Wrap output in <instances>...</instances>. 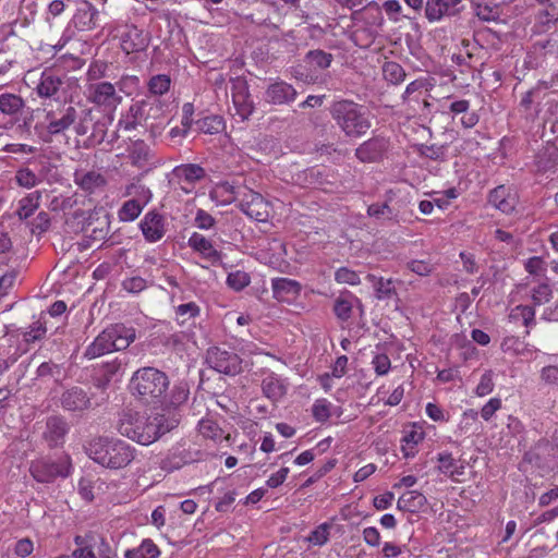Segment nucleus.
<instances>
[{
    "label": "nucleus",
    "instance_id": "obj_60",
    "mask_svg": "<svg viewBox=\"0 0 558 558\" xmlns=\"http://www.w3.org/2000/svg\"><path fill=\"white\" fill-rule=\"evenodd\" d=\"M36 374L38 378H54L58 380L62 375V368L59 364L48 361L38 366Z\"/></svg>",
    "mask_w": 558,
    "mask_h": 558
},
{
    "label": "nucleus",
    "instance_id": "obj_63",
    "mask_svg": "<svg viewBox=\"0 0 558 558\" xmlns=\"http://www.w3.org/2000/svg\"><path fill=\"white\" fill-rule=\"evenodd\" d=\"M335 280L338 283H348L351 286L359 284L361 282L360 276L354 270L347 267H340L335 272Z\"/></svg>",
    "mask_w": 558,
    "mask_h": 558
},
{
    "label": "nucleus",
    "instance_id": "obj_25",
    "mask_svg": "<svg viewBox=\"0 0 558 558\" xmlns=\"http://www.w3.org/2000/svg\"><path fill=\"white\" fill-rule=\"evenodd\" d=\"M462 0H427L425 16L429 22H436L444 16H453L460 12Z\"/></svg>",
    "mask_w": 558,
    "mask_h": 558
},
{
    "label": "nucleus",
    "instance_id": "obj_17",
    "mask_svg": "<svg viewBox=\"0 0 558 558\" xmlns=\"http://www.w3.org/2000/svg\"><path fill=\"white\" fill-rule=\"evenodd\" d=\"M140 229L147 242L156 243L167 233L166 217L156 209L149 210L141 220Z\"/></svg>",
    "mask_w": 558,
    "mask_h": 558
},
{
    "label": "nucleus",
    "instance_id": "obj_13",
    "mask_svg": "<svg viewBox=\"0 0 558 558\" xmlns=\"http://www.w3.org/2000/svg\"><path fill=\"white\" fill-rule=\"evenodd\" d=\"M86 97L87 100L95 106L111 111L116 110L123 100L116 85L107 81L87 84Z\"/></svg>",
    "mask_w": 558,
    "mask_h": 558
},
{
    "label": "nucleus",
    "instance_id": "obj_9",
    "mask_svg": "<svg viewBox=\"0 0 558 558\" xmlns=\"http://www.w3.org/2000/svg\"><path fill=\"white\" fill-rule=\"evenodd\" d=\"M70 469L71 464L68 459L52 460L44 457L33 460L28 470L36 482L48 484L58 477H68Z\"/></svg>",
    "mask_w": 558,
    "mask_h": 558
},
{
    "label": "nucleus",
    "instance_id": "obj_32",
    "mask_svg": "<svg viewBox=\"0 0 558 558\" xmlns=\"http://www.w3.org/2000/svg\"><path fill=\"white\" fill-rule=\"evenodd\" d=\"M128 157L132 166L144 168L150 163L153 153L150 147L143 140H136L130 146Z\"/></svg>",
    "mask_w": 558,
    "mask_h": 558
},
{
    "label": "nucleus",
    "instance_id": "obj_55",
    "mask_svg": "<svg viewBox=\"0 0 558 558\" xmlns=\"http://www.w3.org/2000/svg\"><path fill=\"white\" fill-rule=\"evenodd\" d=\"M331 523L324 522L311 532L307 541L314 545L323 546L329 541Z\"/></svg>",
    "mask_w": 558,
    "mask_h": 558
},
{
    "label": "nucleus",
    "instance_id": "obj_31",
    "mask_svg": "<svg viewBox=\"0 0 558 558\" xmlns=\"http://www.w3.org/2000/svg\"><path fill=\"white\" fill-rule=\"evenodd\" d=\"M172 175L180 182L193 186L195 183L206 178L205 169L197 163H184L173 168Z\"/></svg>",
    "mask_w": 558,
    "mask_h": 558
},
{
    "label": "nucleus",
    "instance_id": "obj_37",
    "mask_svg": "<svg viewBox=\"0 0 558 558\" xmlns=\"http://www.w3.org/2000/svg\"><path fill=\"white\" fill-rule=\"evenodd\" d=\"M112 120H113V116L109 114V116L102 117L96 121H92L90 123H93V129H92L90 135L87 138L88 144L86 146H88V145L95 146V145L101 144L106 140L108 129H109V125L111 124Z\"/></svg>",
    "mask_w": 558,
    "mask_h": 558
},
{
    "label": "nucleus",
    "instance_id": "obj_53",
    "mask_svg": "<svg viewBox=\"0 0 558 558\" xmlns=\"http://www.w3.org/2000/svg\"><path fill=\"white\" fill-rule=\"evenodd\" d=\"M198 432L205 438L219 440L223 437V430L213 420H202L198 423Z\"/></svg>",
    "mask_w": 558,
    "mask_h": 558
},
{
    "label": "nucleus",
    "instance_id": "obj_44",
    "mask_svg": "<svg viewBox=\"0 0 558 558\" xmlns=\"http://www.w3.org/2000/svg\"><path fill=\"white\" fill-rule=\"evenodd\" d=\"M333 60V56L329 52H326L322 49L310 50L305 57L304 61L313 66L314 69L326 70L330 66Z\"/></svg>",
    "mask_w": 558,
    "mask_h": 558
},
{
    "label": "nucleus",
    "instance_id": "obj_26",
    "mask_svg": "<svg viewBox=\"0 0 558 558\" xmlns=\"http://www.w3.org/2000/svg\"><path fill=\"white\" fill-rule=\"evenodd\" d=\"M187 245L195 252L199 253L211 265L222 263V253L216 250L210 240L206 239L198 232H193L187 241Z\"/></svg>",
    "mask_w": 558,
    "mask_h": 558
},
{
    "label": "nucleus",
    "instance_id": "obj_47",
    "mask_svg": "<svg viewBox=\"0 0 558 558\" xmlns=\"http://www.w3.org/2000/svg\"><path fill=\"white\" fill-rule=\"evenodd\" d=\"M198 130L205 134H218L225 126L223 119L219 116H207L196 121Z\"/></svg>",
    "mask_w": 558,
    "mask_h": 558
},
{
    "label": "nucleus",
    "instance_id": "obj_1",
    "mask_svg": "<svg viewBox=\"0 0 558 558\" xmlns=\"http://www.w3.org/2000/svg\"><path fill=\"white\" fill-rule=\"evenodd\" d=\"M178 425V418L167 417L165 414L145 416L132 410H124L119 415L117 429L122 436L148 446Z\"/></svg>",
    "mask_w": 558,
    "mask_h": 558
},
{
    "label": "nucleus",
    "instance_id": "obj_3",
    "mask_svg": "<svg viewBox=\"0 0 558 558\" xmlns=\"http://www.w3.org/2000/svg\"><path fill=\"white\" fill-rule=\"evenodd\" d=\"M85 450L88 458L94 462L114 471L130 465L137 453L136 448L129 442L108 436H98L90 439Z\"/></svg>",
    "mask_w": 558,
    "mask_h": 558
},
{
    "label": "nucleus",
    "instance_id": "obj_6",
    "mask_svg": "<svg viewBox=\"0 0 558 558\" xmlns=\"http://www.w3.org/2000/svg\"><path fill=\"white\" fill-rule=\"evenodd\" d=\"M136 338L133 327L113 324L104 329L86 348L84 356L96 359L112 351L126 349Z\"/></svg>",
    "mask_w": 558,
    "mask_h": 558
},
{
    "label": "nucleus",
    "instance_id": "obj_59",
    "mask_svg": "<svg viewBox=\"0 0 558 558\" xmlns=\"http://www.w3.org/2000/svg\"><path fill=\"white\" fill-rule=\"evenodd\" d=\"M16 183L25 189H32L39 183V179L29 168H22L15 173Z\"/></svg>",
    "mask_w": 558,
    "mask_h": 558
},
{
    "label": "nucleus",
    "instance_id": "obj_12",
    "mask_svg": "<svg viewBox=\"0 0 558 558\" xmlns=\"http://www.w3.org/2000/svg\"><path fill=\"white\" fill-rule=\"evenodd\" d=\"M135 195L122 204L118 211L120 221L131 222L134 221L142 213L143 208L150 202L151 192L144 185L130 184L126 186L125 195Z\"/></svg>",
    "mask_w": 558,
    "mask_h": 558
},
{
    "label": "nucleus",
    "instance_id": "obj_30",
    "mask_svg": "<svg viewBox=\"0 0 558 558\" xmlns=\"http://www.w3.org/2000/svg\"><path fill=\"white\" fill-rule=\"evenodd\" d=\"M260 387L264 397L272 402L282 399L288 390L286 380L274 372H270L263 378Z\"/></svg>",
    "mask_w": 558,
    "mask_h": 558
},
{
    "label": "nucleus",
    "instance_id": "obj_61",
    "mask_svg": "<svg viewBox=\"0 0 558 558\" xmlns=\"http://www.w3.org/2000/svg\"><path fill=\"white\" fill-rule=\"evenodd\" d=\"M547 264L542 256H532L524 263V269L532 276H545Z\"/></svg>",
    "mask_w": 558,
    "mask_h": 558
},
{
    "label": "nucleus",
    "instance_id": "obj_8",
    "mask_svg": "<svg viewBox=\"0 0 558 558\" xmlns=\"http://www.w3.org/2000/svg\"><path fill=\"white\" fill-rule=\"evenodd\" d=\"M221 187L232 195V199L241 197L239 208L247 217L260 222L267 220V203L259 193H255L246 187L233 186L228 182L222 184Z\"/></svg>",
    "mask_w": 558,
    "mask_h": 558
},
{
    "label": "nucleus",
    "instance_id": "obj_28",
    "mask_svg": "<svg viewBox=\"0 0 558 558\" xmlns=\"http://www.w3.org/2000/svg\"><path fill=\"white\" fill-rule=\"evenodd\" d=\"M266 100L272 105H284L295 100L296 89L284 81H278L270 84L266 89Z\"/></svg>",
    "mask_w": 558,
    "mask_h": 558
},
{
    "label": "nucleus",
    "instance_id": "obj_39",
    "mask_svg": "<svg viewBox=\"0 0 558 558\" xmlns=\"http://www.w3.org/2000/svg\"><path fill=\"white\" fill-rule=\"evenodd\" d=\"M357 299L351 294H340L333 304V313L338 319L347 322L352 315L353 302Z\"/></svg>",
    "mask_w": 558,
    "mask_h": 558
},
{
    "label": "nucleus",
    "instance_id": "obj_14",
    "mask_svg": "<svg viewBox=\"0 0 558 558\" xmlns=\"http://www.w3.org/2000/svg\"><path fill=\"white\" fill-rule=\"evenodd\" d=\"M206 363L218 373L234 376L242 371V359L232 351L213 347L207 350Z\"/></svg>",
    "mask_w": 558,
    "mask_h": 558
},
{
    "label": "nucleus",
    "instance_id": "obj_11",
    "mask_svg": "<svg viewBox=\"0 0 558 558\" xmlns=\"http://www.w3.org/2000/svg\"><path fill=\"white\" fill-rule=\"evenodd\" d=\"M72 81V77L65 74H58L51 69H46L41 72L35 90L40 98L58 100L61 96H65Z\"/></svg>",
    "mask_w": 558,
    "mask_h": 558
},
{
    "label": "nucleus",
    "instance_id": "obj_54",
    "mask_svg": "<svg viewBox=\"0 0 558 558\" xmlns=\"http://www.w3.org/2000/svg\"><path fill=\"white\" fill-rule=\"evenodd\" d=\"M190 395V389L186 383H179L171 389L169 397V405L178 408L185 403Z\"/></svg>",
    "mask_w": 558,
    "mask_h": 558
},
{
    "label": "nucleus",
    "instance_id": "obj_51",
    "mask_svg": "<svg viewBox=\"0 0 558 558\" xmlns=\"http://www.w3.org/2000/svg\"><path fill=\"white\" fill-rule=\"evenodd\" d=\"M510 317L513 319H522L525 327L530 328L535 325V310L533 305H518L515 306Z\"/></svg>",
    "mask_w": 558,
    "mask_h": 558
},
{
    "label": "nucleus",
    "instance_id": "obj_21",
    "mask_svg": "<svg viewBox=\"0 0 558 558\" xmlns=\"http://www.w3.org/2000/svg\"><path fill=\"white\" fill-rule=\"evenodd\" d=\"M60 404L64 411L69 412L82 413L93 408L90 396L78 386L64 390L60 397Z\"/></svg>",
    "mask_w": 558,
    "mask_h": 558
},
{
    "label": "nucleus",
    "instance_id": "obj_64",
    "mask_svg": "<svg viewBox=\"0 0 558 558\" xmlns=\"http://www.w3.org/2000/svg\"><path fill=\"white\" fill-rule=\"evenodd\" d=\"M122 288L130 293H140L147 288V282L142 277H131L122 281Z\"/></svg>",
    "mask_w": 558,
    "mask_h": 558
},
{
    "label": "nucleus",
    "instance_id": "obj_43",
    "mask_svg": "<svg viewBox=\"0 0 558 558\" xmlns=\"http://www.w3.org/2000/svg\"><path fill=\"white\" fill-rule=\"evenodd\" d=\"M381 70L384 78L392 85H399L405 80V70L396 61H386Z\"/></svg>",
    "mask_w": 558,
    "mask_h": 558
},
{
    "label": "nucleus",
    "instance_id": "obj_22",
    "mask_svg": "<svg viewBox=\"0 0 558 558\" xmlns=\"http://www.w3.org/2000/svg\"><path fill=\"white\" fill-rule=\"evenodd\" d=\"M549 88L547 82H538L536 86L525 92L520 100L519 107L525 113L527 119L534 120L541 111L542 100L546 96V90Z\"/></svg>",
    "mask_w": 558,
    "mask_h": 558
},
{
    "label": "nucleus",
    "instance_id": "obj_24",
    "mask_svg": "<svg viewBox=\"0 0 558 558\" xmlns=\"http://www.w3.org/2000/svg\"><path fill=\"white\" fill-rule=\"evenodd\" d=\"M488 203L502 214L510 215L517 207L518 198L510 187L498 185L489 192Z\"/></svg>",
    "mask_w": 558,
    "mask_h": 558
},
{
    "label": "nucleus",
    "instance_id": "obj_35",
    "mask_svg": "<svg viewBox=\"0 0 558 558\" xmlns=\"http://www.w3.org/2000/svg\"><path fill=\"white\" fill-rule=\"evenodd\" d=\"M24 107L25 100L20 95L13 93H3L0 95L1 113L10 117H17Z\"/></svg>",
    "mask_w": 558,
    "mask_h": 558
},
{
    "label": "nucleus",
    "instance_id": "obj_19",
    "mask_svg": "<svg viewBox=\"0 0 558 558\" xmlns=\"http://www.w3.org/2000/svg\"><path fill=\"white\" fill-rule=\"evenodd\" d=\"M196 454L197 452L191 451L190 448L185 447V444H177L160 460V469L167 472L179 470L185 464L196 461Z\"/></svg>",
    "mask_w": 558,
    "mask_h": 558
},
{
    "label": "nucleus",
    "instance_id": "obj_15",
    "mask_svg": "<svg viewBox=\"0 0 558 558\" xmlns=\"http://www.w3.org/2000/svg\"><path fill=\"white\" fill-rule=\"evenodd\" d=\"M389 148V138L376 135L359 145L355 149V157L361 162H378L385 158Z\"/></svg>",
    "mask_w": 558,
    "mask_h": 558
},
{
    "label": "nucleus",
    "instance_id": "obj_52",
    "mask_svg": "<svg viewBox=\"0 0 558 558\" xmlns=\"http://www.w3.org/2000/svg\"><path fill=\"white\" fill-rule=\"evenodd\" d=\"M367 214L371 217H375L377 219L387 218V219H397L398 211L389 206L388 202L383 204L374 203L368 206Z\"/></svg>",
    "mask_w": 558,
    "mask_h": 558
},
{
    "label": "nucleus",
    "instance_id": "obj_38",
    "mask_svg": "<svg viewBox=\"0 0 558 558\" xmlns=\"http://www.w3.org/2000/svg\"><path fill=\"white\" fill-rule=\"evenodd\" d=\"M424 439V433L416 428L407 430L401 439V450L405 458H413L416 453L415 447Z\"/></svg>",
    "mask_w": 558,
    "mask_h": 558
},
{
    "label": "nucleus",
    "instance_id": "obj_56",
    "mask_svg": "<svg viewBox=\"0 0 558 558\" xmlns=\"http://www.w3.org/2000/svg\"><path fill=\"white\" fill-rule=\"evenodd\" d=\"M331 403L326 399H318L312 407V414L316 422L325 423L331 415Z\"/></svg>",
    "mask_w": 558,
    "mask_h": 558
},
{
    "label": "nucleus",
    "instance_id": "obj_27",
    "mask_svg": "<svg viewBox=\"0 0 558 558\" xmlns=\"http://www.w3.org/2000/svg\"><path fill=\"white\" fill-rule=\"evenodd\" d=\"M271 289L276 300L290 303L300 295L302 286L299 281L290 278H274Z\"/></svg>",
    "mask_w": 558,
    "mask_h": 558
},
{
    "label": "nucleus",
    "instance_id": "obj_40",
    "mask_svg": "<svg viewBox=\"0 0 558 558\" xmlns=\"http://www.w3.org/2000/svg\"><path fill=\"white\" fill-rule=\"evenodd\" d=\"M417 155L434 161H445L448 153V145L418 144L415 148Z\"/></svg>",
    "mask_w": 558,
    "mask_h": 558
},
{
    "label": "nucleus",
    "instance_id": "obj_41",
    "mask_svg": "<svg viewBox=\"0 0 558 558\" xmlns=\"http://www.w3.org/2000/svg\"><path fill=\"white\" fill-rule=\"evenodd\" d=\"M171 86V78L167 74H156L153 75L147 82V89L149 96L153 98H158L167 94Z\"/></svg>",
    "mask_w": 558,
    "mask_h": 558
},
{
    "label": "nucleus",
    "instance_id": "obj_50",
    "mask_svg": "<svg viewBox=\"0 0 558 558\" xmlns=\"http://www.w3.org/2000/svg\"><path fill=\"white\" fill-rule=\"evenodd\" d=\"M108 63L102 60H93L86 72L87 84L101 82L107 76Z\"/></svg>",
    "mask_w": 558,
    "mask_h": 558
},
{
    "label": "nucleus",
    "instance_id": "obj_36",
    "mask_svg": "<svg viewBox=\"0 0 558 558\" xmlns=\"http://www.w3.org/2000/svg\"><path fill=\"white\" fill-rule=\"evenodd\" d=\"M41 192L34 191L21 198L17 204L16 216L20 220L28 219L39 207Z\"/></svg>",
    "mask_w": 558,
    "mask_h": 558
},
{
    "label": "nucleus",
    "instance_id": "obj_58",
    "mask_svg": "<svg viewBox=\"0 0 558 558\" xmlns=\"http://www.w3.org/2000/svg\"><path fill=\"white\" fill-rule=\"evenodd\" d=\"M437 461L439 462L438 470L444 474H449L450 476L454 474H462L461 471H458L456 468V460L452 458V454L449 452H440L437 456Z\"/></svg>",
    "mask_w": 558,
    "mask_h": 558
},
{
    "label": "nucleus",
    "instance_id": "obj_4",
    "mask_svg": "<svg viewBox=\"0 0 558 558\" xmlns=\"http://www.w3.org/2000/svg\"><path fill=\"white\" fill-rule=\"evenodd\" d=\"M168 387V376L155 367L137 369L130 381L132 393L143 403L153 407L165 403Z\"/></svg>",
    "mask_w": 558,
    "mask_h": 558
},
{
    "label": "nucleus",
    "instance_id": "obj_20",
    "mask_svg": "<svg viewBox=\"0 0 558 558\" xmlns=\"http://www.w3.org/2000/svg\"><path fill=\"white\" fill-rule=\"evenodd\" d=\"M69 430V423L63 416L51 415L46 418L43 438L49 448H57L64 444Z\"/></svg>",
    "mask_w": 558,
    "mask_h": 558
},
{
    "label": "nucleus",
    "instance_id": "obj_46",
    "mask_svg": "<svg viewBox=\"0 0 558 558\" xmlns=\"http://www.w3.org/2000/svg\"><path fill=\"white\" fill-rule=\"evenodd\" d=\"M45 315H41L40 318L34 322L28 329L23 333V338L25 342L32 343L39 341L45 338L47 333Z\"/></svg>",
    "mask_w": 558,
    "mask_h": 558
},
{
    "label": "nucleus",
    "instance_id": "obj_23",
    "mask_svg": "<svg viewBox=\"0 0 558 558\" xmlns=\"http://www.w3.org/2000/svg\"><path fill=\"white\" fill-rule=\"evenodd\" d=\"M73 181L82 191L88 194L104 190L108 183L100 171L85 169H76L73 173Z\"/></svg>",
    "mask_w": 558,
    "mask_h": 558
},
{
    "label": "nucleus",
    "instance_id": "obj_29",
    "mask_svg": "<svg viewBox=\"0 0 558 558\" xmlns=\"http://www.w3.org/2000/svg\"><path fill=\"white\" fill-rule=\"evenodd\" d=\"M73 217L82 218V219L86 220V222H87L86 232H88V228L92 227L94 225V222H97V226H95L90 230L89 235H88L94 241H101L109 233L110 220H109L108 215H105L101 219L100 218L94 219L93 213H86L83 209H77L74 211Z\"/></svg>",
    "mask_w": 558,
    "mask_h": 558
},
{
    "label": "nucleus",
    "instance_id": "obj_33",
    "mask_svg": "<svg viewBox=\"0 0 558 558\" xmlns=\"http://www.w3.org/2000/svg\"><path fill=\"white\" fill-rule=\"evenodd\" d=\"M427 504L426 497L417 490H409L402 494L397 502V508L402 511L416 513Z\"/></svg>",
    "mask_w": 558,
    "mask_h": 558
},
{
    "label": "nucleus",
    "instance_id": "obj_42",
    "mask_svg": "<svg viewBox=\"0 0 558 558\" xmlns=\"http://www.w3.org/2000/svg\"><path fill=\"white\" fill-rule=\"evenodd\" d=\"M97 10L88 5L86 9L78 10L75 16V25L80 31H90L97 26Z\"/></svg>",
    "mask_w": 558,
    "mask_h": 558
},
{
    "label": "nucleus",
    "instance_id": "obj_57",
    "mask_svg": "<svg viewBox=\"0 0 558 558\" xmlns=\"http://www.w3.org/2000/svg\"><path fill=\"white\" fill-rule=\"evenodd\" d=\"M116 88L125 95H132L140 86V77L136 75L124 74L116 82Z\"/></svg>",
    "mask_w": 558,
    "mask_h": 558
},
{
    "label": "nucleus",
    "instance_id": "obj_16",
    "mask_svg": "<svg viewBox=\"0 0 558 558\" xmlns=\"http://www.w3.org/2000/svg\"><path fill=\"white\" fill-rule=\"evenodd\" d=\"M121 49L126 53L141 52L147 49L150 43L149 33L136 25H125L119 35Z\"/></svg>",
    "mask_w": 558,
    "mask_h": 558
},
{
    "label": "nucleus",
    "instance_id": "obj_2",
    "mask_svg": "<svg viewBox=\"0 0 558 558\" xmlns=\"http://www.w3.org/2000/svg\"><path fill=\"white\" fill-rule=\"evenodd\" d=\"M93 121V110H78L71 102H63L56 108L45 110V131L44 141L49 142L53 137L64 136L73 128L78 136H84L89 131V124Z\"/></svg>",
    "mask_w": 558,
    "mask_h": 558
},
{
    "label": "nucleus",
    "instance_id": "obj_10",
    "mask_svg": "<svg viewBox=\"0 0 558 558\" xmlns=\"http://www.w3.org/2000/svg\"><path fill=\"white\" fill-rule=\"evenodd\" d=\"M74 542L77 548L72 553L73 558H112L110 544L96 533L76 535Z\"/></svg>",
    "mask_w": 558,
    "mask_h": 558
},
{
    "label": "nucleus",
    "instance_id": "obj_45",
    "mask_svg": "<svg viewBox=\"0 0 558 558\" xmlns=\"http://www.w3.org/2000/svg\"><path fill=\"white\" fill-rule=\"evenodd\" d=\"M366 278L373 283L378 299H389L396 292L391 279L378 278L373 274H368Z\"/></svg>",
    "mask_w": 558,
    "mask_h": 558
},
{
    "label": "nucleus",
    "instance_id": "obj_48",
    "mask_svg": "<svg viewBox=\"0 0 558 558\" xmlns=\"http://www.w3.org/2000/svg\"><path fill=\"white\" fill-rule=\"evenodd\" d=\"M533 306H541L548 303L553 298V289L549 283L542 282L531 290Z\"/></svg>",
    "mask_w": 558,
    "mask_h": 558
},
{
    "label": "nucleus",
    "instance_id": "obj_18",
    "mask_svg": "<svg viewBox=\"0 0 558 558\" xmlns=\"http://www.w3.org/2000/svg\"><path fill=\"white\" fill-rule=\"evenodd\" d=\"M231 96L235 113L241 118V121L247 120L255 109L247 82L241 78L234 81L231 87Z\"/></svg>",
    "mask_w": 558,
    "mask_h": 558
},
{
    "label": "nucleus",
    "instance_id": "obj_34",
    "mask_svg": "<svg viewBox=\"0 0 558 558\" xmlns=\"http://www.w3.org/2000/svg\"><path fill=\"white\" fill-rule=\"evenodd\" d=\"M201 315V307L195 302H187L174 307V319L180 326H191Z\"/></svg>",
    "mask_w": 558,
    "mask_h": 558
},
{
    "label": "nucleus",
    "instance_id": "obj_62",
    "mask_svg": "<svg viewBox=\"0 0 558 558\" xmlns=\"http://www.w3.org/2000/svg\"><path fill=\"white\" fill-rule=\"evenodd\" d=\"M251 282L248 274L245 271L236 270L230 272L227 277V284L235 291H241Z\"/></svg>",
    "mask_w": 558,
    "mask_h": 558
},
{
    "label": "nucleus",
    "instance_id": "obj_7",
    "mask_svg": "<svg viewBox=\"0 0 558 558\" xmlns=\"http://www.w3.org/2000/svg\"><path fill=\"white\" fill-rule=\"evenodd\" d=\"M165 102L159 98L146 96L143 99L132 102L120 120L118 129L124 131L135 130L140 125H147L149 121H156L163 116Z\"/></svg>",
    "mask_w": 558,
    "mask_h": 558
},
{
    "label": "nucleus",
    "instance_id": "obj_5",
    "mask_svg": "<svg viewBox=\"0 0 558 558\" xmlns=\"http://www.w3.org/2000/svg\"><path fill=\"white\" fill-rule=\"evenodd\" d=\"M329 111L337 126L348 137H362L372 126L367 109L351 99L335 100Z\"/></svg>",
    "mask_w": 558,
    "mask_h": 558
},
{
    "label": "nucleus",
    "instance_id": "obj_49",
    "mask_svg": "<svg viewBox=\"0 0 558 558\" xmlns=\"http://www.w3.org/2000/svg\"><path fill=\"white\" fill-rule=\"evenodd\" d=\"M558 163V148L554 145L547 146L537 155V166L541 170L551 169Z\"/></svg>",
    "mask_w": 558,
    "mask_h": 558
}]
</instances>
